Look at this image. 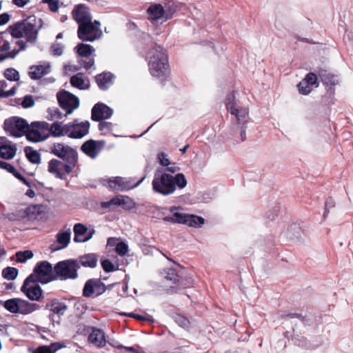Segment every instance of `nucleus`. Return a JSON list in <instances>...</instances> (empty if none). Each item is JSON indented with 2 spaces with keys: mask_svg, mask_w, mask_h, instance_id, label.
I'll list each match as a JSON object with an SVG mask.
<instances>
[{
  "mask_svg": "<svg viewBox=\"0 0 353 353\" xmlns=\"http://www.w3.org/2000/svg\"><path fill=\"white\" fill-rule=\"evenodd\" d=\"M15 44L19 47L18 48H14L10 52L6 53L5 55L0 54V62L4 61L6 59H14L17 54L27 49L26 43L23 40H17L15 41Z\"/></svg>",
  "mask_w": 353,
  "mask_h": 353,
  "instance_id": "33",
  "label": "nucleus"
},
{
  "mask_svg": "<svg viewBox=\"0 0 353 353\" xmlns=\"http://www.w3.org/2000/svg\"><path fill=\"white\" fill-rule=\"evenodd\" d=\"M115 251L119 255L121 256H124L128 252V246L123 241L119 242L116 245Z\"/></svg>",
  "mask_w": 353,
  "mask_h": 353,
  "instance_id": "53",
  "label": "nucleus"
},
{
  "mask_svg": "<svg viewBox=\"0 0 353 353\" xmlns=\"http://www.w3.org/2000/svg\"><path fill=\"white\" fill-rule=\"evenodd\" d=\"M148 67L151 75L159 79L161 82L166 80L170 74L168 55L161 46L155 44L148 52Z\"/></svg>",
  "mask_w": 353,
  "mask_h": 353,
  "instance_id": "3",
  "label": "nucleus"
},
{
  "mask_svg": "<svg viewBox=\"0 0 353 353\" xmlns=\"http://www.w3.org/2000/svg\"><path fill=\"white\" fill-rule=\"evenodd\" d=\"M3 129L9 136L21 137L29 129V124L24 119L12 117L4 121Z\"/></svg>",
  "mask_w": 353,
  "mask_h": 353,
  "instance_id": "8",
  "label": "nucleus"
},
{
  "mask_svg": "<svg viewBox=\"0 0 353 353\" xmlns=\"http://www.w3.org/2000/svg\"><path fill=\"white\" fill-rule=\"evenodd\" d=\"M71 232L68 229L67 231L59 232L57 234V243L60 245L57 246L56 243H53L50 246L52 252L65 248L70 242Z\"/></svg>",
  "mask_w": 353,
  "mask_h": 353,
  "instance_id": "24",
  "label": "nucleus"
},
{
  "mask_svg": "<svg viewBox=\"0 0 353 353\" xmlns=\"http://www.w3.org/2000/svg\"><path fill=\"white\" fill-rule=\"evenodd\" d=\"M43 307L50 312L48 316L53 324H59L61 316L64 315L68 310V305L57 299H46Z\"/></svg>",
  "mask_w": 353,
  "mask_h": 353,
  "instance_id": "10",
  "label": "nucleus"
},
{
  "mask_svg": "<svg viewBox=\"0 0 353 353\" xmlns=\"http://www.w3.org/2000/svg\"><path fill=\"white\" fill-rule=\"evenodd\" d=\"M113 114V110L103 103H96L91 110V119L94 121H101L110 119Z\"/></svg>",
  "mask_w": 353,
  "mask_h": 353,
  "instance_id": "18",
  "label": "nucleus"
},
{
  "mask_svg": "<svg viewBox=\"0 0 353 353\" xmlns=\"http://www.w3.org/2000/svg\"><path fill=\"white\" fill-rule=\"evenodd\" d=\"M94 57L95 54H93L85 57H79L77 58V62L84 69L89 70L94 65Z\"/></svg>",
  "mask_w": 353,
  "mask_h": 353,
  "instance_id": "42",
  "label": "nucleus"
},
{
  "mask_svg": "<svg viewBox=\"0 0 353 353\" xmlns=\"http://www.w3.org/2000/svg\"><path fill=\"white\" fill-rule=\"evenodd\" d=\"M318 75L323 85L327 88V93L330 95H333L334 92V86L339 83L337 77L324 70H320Z\"/></svg>",
  "mask_w": 353,
  "mask_h": 353,
  "instance_id": "22",
  "label": "nucleus"
},
{
  "mask_svg": "<svg viewBox=\"0 0 353 353\" xmlns=\"http://www.w3.org/2000/svg\"><path fill=\"white\" fill-rule=\"evenodd\" d=\"M172 180L174 185V191L176 190V187L179 189H183L187 185L186 178L182 173H178L175 176H172Z\"/></svg>",
  "mask_w": 353,
  "mask_h": 353,
  "instance_id": "43",
  "label": "nucleus"
},
{
  "mask_svg": "<svg viewBox=\"0 0 353 353\" xmlns=\"http://www.w3.org/2000/svg\"><path fill=\"white\" fill-rule=\"evenodd\" d=\"M37 283H39L37 279V275L33 272L32 274H30L23 281L22 285L23 288L25 289L26 286L31 285V283H32V285H38Z\"/></svg>",
  "mask_w": 353,
  "mask_h": 353,
  "instance_id": "56",
  "label": "nucleus"
},
{
  "mask_svg": "<svg viewBox=\"0 0 353 353\" xmlns=\"http://www.w3.org/2000/svg\"><path fill=\"white\" fill-rule=\"evenodd\" d=\"M40 306L37 303H32L26 300L19 299L18 314L26 315L39 310Z\"/></svg>",
  "mask_w": 353,
  "mask_h": 353,
  "instance_id": "32",
  "label": "nucleus"
},
{
  "mask_svg": "<svg viewBox=\"0 0 353 353\" xmlns=\"http://www.w3.org/2000/svg\"><path fill=\"white\" fill-rule=\"evenodd\" d=\"M17 258V262L18 263H25L27 260L30 259L33 257L34 254L32 251L28 250L25 251H19L15 254Z\"/></svg>",
  "mask_w": 353,
  "mask_h": 353,
  "instance_id": "45",
  "label": "nucleus"
},
{
  "mask_svg": "<svg viewBox=\"0 0 353 353\" xmlns=\"http://www.w3.org/2000/svg\"><path fill=\"white\" fill-rule=\"evenodd\" d=\"M115 283L106 286L100 279H90L83 288L82 294L85 298L99 296L103 294L107 289H112Z\"/></svg>",
  "mask_w": 353,
  "mask_h": 353,
  "instance_id": "12",
  "label": "nucleus"
},
{
  "mask_svg": "<svg viewBox=\"0 0 353 353\" xmlns=\"http://www.w3.org/2000/svg\"><path fill=\"white\" fill-rule=\"evenodd\" d=\"M74 50L77 54V58L88 57L94 52V48L92 46L84 43H79Z\"/></svg>",
  "mask_w": 353,
  "mask_h": 353,
  "instance_id": "37",
  "label": "nucleus"
},
{
  "mask_svg": "<svg viewBox=\"0 0 353 353\" xmlns=\"http://www.w3.org/2000/svg\"><path fill=\"white\" fill-rule=\"evenodd\" d=\"M80 265L77 259H66L57 263L54 265V277L52 279L65 281L78 278Z\"/></svg>",
  "mask_w": 353,
  "mask_h": 353,
  "instance_id": "5",
  "label": "nucleus"
},
{
  "mask_svg": "<svg viewBox=\"0 0 353 353\" xmlns=\"http://www.w3.org/2000/svg\"><path fill=\"white\" fill-rule=\"evenodd\" d=\"M162 276L164 280L168 283V285H169L171 288H175L176 290L181 289L180 287V279L179 274L176 273V271L174 268H168L164 270L162 272ZM182 288H184L182 286Z\"/></svg>",
  "mask_w": 353,
  "mask_h": 353,
  "instance_id": "23",
  "label": "nucleus"
},
{
  "mask_svg": "<svg viewBox=\"0 0 353 353\" xmlns=\"http://www.w3.org/2000/svg\"><path fill=\"white\" fill-rule=\"evenodd\" d=\"M57 99L60 108L65 112V117L72 114L80 104L79 99L77 96L65 90L57 93Z\"/></svg>",
  "mask_w": 353,
  "mask_h": 353,
  "instance_id": "9",
  "label": "nucleus"
},
{
  "mask_svg": "<svg viewBox=\"0 0 353 353\" xmlns=\"http://www.w3.org/2000/svg\"><path fill=\"white\" fill-rule=\"evenodd\" d=\"M32 126L35 127L39 130V132H42L44 131L50 132V125L46 121H34L31 123Z\"/></svg>",
  "mask_w": 353,
  "mask_h": 353,
  "instance_id": "55",
  "label": "nucleus"
},
{
  "mask_svg": "<svg viewBox=\"0 0 353 353\" xmlns=\"http://www.w3.org/2000/svg\"><path fill=\"white\" fill-rule=\"evenodd\" d=\"M144 179L145 176L134 182L132 177L116 176L109 179L108 185L112 190L128 191L139 186Z\"/></svg>",
  "mask_w": 353,
  "mask_h": 353,
  "instance_id": "13",
  "label": "nucleus"
},
{
  "mask_svg": "<svg viewBox=\"0 0 353 353\" xmlns=\"http://www.w3.org/2000/svg\"><path fill=\"white\" fill-rule=\"evenodd\" d=\"M16 39H12V36L9 31V26L6 29V31L0 32V52H10L12 49H11V44H15Z\"/></svg>",
  "mask_w": 353,
  "mask_h": 353,
  "instance_id": "26",
  "label": "nucleus"
},
{
  "mask_svg": "<svg viewBox=\"0 0 353 353\" xmlns=\"http://www.w3.org/2000/svg\"><path fill=\"white\" fill-rule=\"evenodd\" d=\"M294 341L295 345H296L299 347L310 348V343L308 342L307 339L305 338L304 336H300L298 338H295Z\"/></svg>",
  "mask_w": 353,
  "mask_h": 353,
  "instance_id": "62",
  "label": "nucleus"
},
{
  "mask_svg": "<svg viewBox=\"0 0 353 353\" xmlns=\"http://www.w3.org/2000/svg\"><path fill=\"white\" fill-rule=\"evenodd\" d=\"M105 142L103 141H94L90 139L84 142L81 147V151L85 154L90 158L94 159L97 158L103 147L104 146Z\"/></svg>",
  "mask_w": 353,
  "mask_h": 353,
  "instance_id": "20",
  "label": "nucleus"
},
{
  "mask_svg": "<svg viewBox=\"0 0 353 353\" xmlns=\"http://www.w3.org/2000/svg\"><path fill=\"white\" fill-rule=\"evenodd\" d=\"M101 266L105 272H111L116 269L114 264L109 259H104L101 261Z\"/></svg>",
  "mask_w": 353,
  "mask_h": 353,
  "instance_id": "59",
  "label": "nucleus"
},
{
  "mask_svg": "<svg viewBox=\"0 0 353 353\" xmlns=\"http://www.w3.org/2000/svg\"><path fill=\"white\" fill-rule=\"evenodd\" d=\"M90 124L88 121L79 122L77 119L66 124L67 137L70 139H82L89 133Z\"/></svg>",
  "mask_w": 353,
  "mask_h": 353,
  "instance_id": "14",
  "label": "nucleus"
},
{
  "mask_svg": "<svg viewBox=\"0 0 353 353\" xmlns=\"http://www.w3.org/2000/svg\"><path fill=\"white\" fill-rule=\"evenodd\" d=\"M335 206V201L332 197H328L325 201V211L323 214V218L325 219L329 212V210Z\"/></svg>",
  "mask_w": 353,
  "mask_h": 353,
  "instance_id": "61",
  "label": "nucleus"
},
{
  "mask_svg": "<svg viewBox=\"0 0 353 353\" xmlns=\"http://www.w3.org/2000/svg\"><path fill=\"white\" fill-rule=\"evenodd\" d=\"M64 46L62 43H57L51 46L50 50L54 56H61L63 54Z\"/></svg>",
  "mask_w": 353,
  "mask_h": 353,
  "instance_id": "57",
  "label": "nucleus"
},
{
  "mask_svg": "<svg viewBox=\"0 0 353 353\" xmlns=\"http://www.w3.org/2000/svg\"><path fill=\"white\" fill-rule=\"evenodd\" d=\"M24 152L27 159L32 163L39 164L41 162L40 154L37 150H33L31 147L27 146L25 148Z\"/></svg>",
  "mask_w": 353,
  "mask_h": 353,
  "instance_id": "40",
  "label": "nucleus"
},
{
  "mask_svg": "<svg viewBox=\"0 0 353 353\" xmlns=\"http://www.w3.org/2000/svg\"><path fill=\"white\" fill-rule=\"evenodd\" d=\"M23 108H29L34 105V100L32 95H26L22 100L21 103Z\"/></svg>",
  "mask_w": 353,
  "mask_h": 353,
  "instance_id": "58",
  "label": "nucleus"
},
{
  "mask_svg": "<svg viewBox=\"0 0 353 353\" xmlns=\"http://www.w3.org/2000/svg\"><path fill=\"white\" fill-rule=\"evenodd\" d=\"M299 91L301 94L307 95L312 91V86L304 79L298 84Z\"/></svg>",
  "mask_w": 353,
  "mask_h": 353,
  "instance_id": "50",
  "label": "nucleus"
},
{
  "mask_svg": "<svg viewBox=\"0 0 353 353\" xmlns=\"http://www.w3.org/2000/svg\"><path fill=\"white\" fill-rule=\"evenodd\" d=\"M72 16L78 25L92 20L90 8L83 3L77 4L74 7Z\"/></svg>",
  "mask_w": 353,
  "mask_h": 353,
  "instance_id": "19",
  "label": "nucleus"
},
{
  "mask_svg": "<svg viewBox=\"0 0 353 353\" xmlns=\"http://www.w3.org/2000/svg\"><path fill=\"white\" fill-rule=\"evenodd\" d=\"M102 34L101 28L94 26L92 20L78 25L77 36L82 41L92 42L100 39Z\"/></svg>",
  "mask_w": 353,
  "mask_h": 353,
  "instance_id": "11",
  "label": "nucleus"
},
{
  "mask_svg": "<svg viewBox=\"0 0 353 353\" xmlns=\"http://www.w3.org/2000/svg\"><path fill=\"white\" fill-rule=\"evenodd\" d=\"M12 174L17 179H19L20 181H21L23 184L27 185L28 187H31V183L20 173L15 168L14 171L12 172Z\"/></svg>",
  "mask_w": 353,
  "mask_h": 353,
  "instance_id": "63",
  "label": "nucleus"
},
{
  "mask_svg": "<svg viewBox=\"0 0 353 353\" xmlns=\"http://www.w3.org/2000/svg\"><path fill=\"white\" fill-rule=\"evenodd\" d=\"M5 77L11 81H17L19 79V72L12 68H7L4 72Z\"/></svg>",
  "mask_w": 353,
  "mask_h": 353,
  "instance_id": "47",
  "label": "nucleus"
},
{
  "mask_svg": "<svg viewBox=\"0 0 353 353\" xmlns=\"http://www.w3.org/2000/svg\"><path fill=\"white\" fill-rule=\"evenodd\" d=\"M50 72V65L47 63L46 65H36L30 67L28 72L29 77L31 79L37 80L42 78L43 76Z\"/></svg>",
  "mask_w": 353,
  "mask_h": 353,
  "instance_id": "27",
  "label": "nucleus"
},
{
  "mask_svg": "<svg viewBox=\"0 0 353 353\" xmlns=\"http://www.w3.org/2000/svg\"><path fill=\"white\" fill-rule=\"evenodd\" d=\"M171 215H167L162 218L165 222L173 224H183L188 227L199 228L205 223V219L200 216L183 212L181 206H171L168 210Z\"/></svg>",
  "mask_w": 353,
  "mask_h": 353,
  "instance_id": "4",
  "label": "nucleus"
},
{
  "mask_svg": "<svg viewBox=\"0 0 353 353\" xmlns=\"http://www.w3.org/2000/svg\"><path fill=\"white\" fill-rule=\"evenodd\" d=\"M65 347L59 343H54L50 345H43L37 347L34 353H55L58 350Z\"/></svg>",
  "mask_w": 353,
  "mask_h": 353,
  "instance_id": "39",
  "label": "nucleus"
},
{
  "mask_svg": "<svg viewBox=\"0 0 353 353\" xmlns=\"http://www.w3.org/2000/svg\"><path fill=\"white\" fill-rule=\"evenodd\" d=\"M19 298H13L3 302L1 305H3L5 309L8 312L17 314L19 312Z\"/></svg>",
  "mask_w": 353,
  "mask_h": 353,
  "instance_id": "41",
  "label": "nucleus"
},
{
  "mask_svg": "<svg viewBox=\"0 0 353 353\" xmlns=\"http://www.w3.org/2000/svg\"><path fill=\"white\" fill-rule=\"evenodd\" d=\"M70 84L79 90H87L90 88V81L82 72H79L70 77Z\"/></svg>",
  "mask_w": 353,
  "mask_h": 353,
  "instance_id": "29",
  "label": "nucleus"
},
{
  "mask_svg": "<svg viewBox=\"0 0 353 353\" xmlns=\"http://www.w3.org/2000/svg\"><path fill=\"white\" fill-rule=\"evenodd\" d=\"M303 79L311 86L314 85L316 88L319 86L317 75L314 72H309Z\"/></svg>",
  "mask_w": 353,
  "mask_h": 353,
  "instance_id": "52",
  "label": "nucleus"
},
{
  "mask_svg": "<svg viewBox=\"0 0 353 353\" xmlns=\"http://www.w3.org/2000/svg\"><path fill=\"white\" fill-rule=\"evenodd\" d=\"M121 315H122V316H129V317H131V318L136 319L139 320V321H152V322L154 321V319L150 316H141V315H139V314H134V313H132V312H131V313L123 312V313H121Z\"/></svg>",
  "mask_w": 353,
  "mask_h": 353,
  "instance_id": "54",
  "label": "nucleus"
},
{
  "mask_svg": "<svg viewBox=\"0 0 353 353\" xmlns=\"http://www.w3.org/2000/svg\"><path fill=\"white\" fill-rule=\"evenodd\" d=\"M17 148L15 143L5 137H0V157L6 160L13 159Z\"/></svg>",
  "mask_w": 353,
  "mask_h": 353,
  "instance_id": "21",
  "label": "nucleus"
},
{
  "mask_svg": "<svg viewBox=\"0 0 353 353\" xmlns=\"http://www.w3.org/2000/svg\"><path fill=\"white\" fill-rule=\"evenodd\" d=\"M33 272L37 275V279L41 284H47L51 281H55L52 279L54 277V266L47 261L38 262L34 268Z\"/></svg>",
  "mask_w": 353,
  "mask_h": 353,
  "instance_id": "15",
  "label": "nucleus"
},
{
  "mask_svg": "<svg viewBox=\"0 0 353 353\" xmlns=\"http://www.w3.org/2000/svg\"><path fill=\"white\" fill-rule=\"evenodd\" d=\"M76 310L79 311L81 314H83L88 309V306L83 299L78 300L74 305Z\"/></svg>",
  "mask_w": 353,
  "mask_h": 353,
  "instance_id": "60",
  "label": "nucleus"
},
{
  "mask_svg": "<svg viewBox=\"0 0 353 353\" xmlns=\"http://www.w3.org/2000/svg\"><path fill=\"white\" fill-rule=\"evenodd\" d=\"M147 14L148 19L151 21H154L163 19L166 14V11L161 4L152 3L147 9Z\"/></svg>",
  "mask_w": 353,
  "mask_h": 353,
  "instance_id": "25",
  "label": "nucleus"
},
{
  "mask_svg": "<svg viewBox=\"0 0 353 353\" xmlns=\"http://www.w3.org/2000/svg\"><path fill=\"white\" fill-rule=\"evenodd\" d=\"M18 275V270L13 267H7L2 270V276L8 281L14 280Z\"/></svg>",
  "mask_w": 353,
  "mask_h": 353,
  "instance_id": "44",
  "label": "nucleus"
},
{
  "mask_svg": "<svg viewBox=\"0 0 353 353\" xmlns=\"http://www.w3.org/2000/svg\"><path fill=\"white\" fill-rule=\"evenodd\" d=\"M50 152L74 168L78 163L77 150L63 143H54L50 148Z\"/></svg>",
  "mask_w": 353,
  "mask_h": 353,
  "instance_id": "7",
  "label": "nucleus"
},
{
  "mask_svg": "<svg viewBox=\"0 0 353 353\" xmlns=\"http://www.w3.org/2000/svg\"><path fill=\"white\" fill-rule=\"evenodd\" d=\"M114 75L110 72H103L95 76V81L101 90H106L112 84Z\"/></svg>",
  "mask_w": 353,
  "mask_h": 353,
  "instance_id": "30",
  "label": "nucleus"
},
{
  "mask_svg": "<svg viewBox=\"0 0 353 353\" xmlns=\"http://www.w3.org/2000/svg\"><path fill=\"white\" fill-rule=\"evenodd\" d=\"M158 159L159 163L163 166H168L170 165V162L168 159L166 158V154L163 152H161L158 154Z\"/></svg>",
  "mask_w": 353,
  "mask_h": 353,
  "instance_id": "64",
  "label": "nucleus"
},
{
  "mask_svg": "<svg viewBox=\"0 0 353 353\" xmlns=\"http://www.w3.org/2000/svg\"><path fill=\"white\" fill-rule=\"evenodd\" d=\"M21 291L31 301H39L42 297L43 290L39 285H28L25 289L23 285Z\"/></svg>",
  "mask_w": 353,
  "mask_h": 353,
  "instance_id": "28",
  "label": "nucleus"
},
{
  "mask_svg": "<svg viewBox=\"0 0 353 353\" xmlns=\"http://www.w3.org/2000/svg\"><path fill=\"white\" fill-rule=\"evenodd\" d=\"M225 106L234 118L232 119L231 133L236 142L246 139L247 125L249 121V111L246 107L237 104L234 93L228 94L225 99Z\"/></svg>",
  "mask_w": 353,
  "mask_h": 353,
  "instance_id": "1",
  "label": "nucleus"
},
{
  "mask_svg": "<svg viewBox=\"0 0 353 353\" xmlns=\"http://www.w3.org/2000/svg\"><path fill=\"white\" fill-rule=\"evenodd\" d=\"M88 339L92 344L99 347H104L106 343L105 333L100 329L93 330Z\"/></svg>",
  "mask_w": 353,
  "mask_h": 353,
  "instance_id": "31",
  "label": "nucleus"
},
{
  "mask_svg": "<svg viewBox=\"0 0 353 353\" xmlns=\"http://www.w3.org/2000/svg\"><path fill=\"white\" fill-rule=\"evenodd\" d=\"M24 135L28 141L35 143L42 141L48 137V136H43L41 132L32 124L29 125V129L27 130Z\"/></svg>",
  "mask_w": 353,
  "mask_h": 353,
  "instance_id": "34",
  "label": "nucleus"
},
{
  "mask_svg": "<svg viewBox=\"0 0 353 353\" xmlns=\"http://www.w3.org/2000/svg\"><path fill=\"white\" fill-rule=\"evenodd\" d=\"M49 120L61 119L64 116L57 108H49L48 109Z\"/></svg>",
  "mask_w": 353,
  "mask_h": 353,
  "instance_id": "48",
  "label": "nucleus"
},
{
  "mask_svg": "<svg viewBox=\"0 0 353 353\" xmlns=\"http://www.w3.org/2000/svg\"><path fill=\"white\" fill-rule=\"evenodd\" d=\"M39 21L40 25L37 26L35 16H30L24 20L10 25L9 31L12 39L22 40L21 38H25L27 46L28 43L34 45L38 39L39 30L41 28V19H39Z\"/></svg>",
  "mask_w": 353,
  "mask_h": 353,
  "instance_id": "2",
  "label": "nucleus"
},
{
  "mask_svg": "<svg viewBox=\"0 0 353 353\" xmlns=\"http://www.w3.org/2000/svg\"><path fill=\"white\" fill-rule=\"evenodd\" d=\"M164 8L166 11V14L165 15L166 19H170L173 13L178 9V6L172 1H168V6L165 3Z\"/></svg>",
  "mask_w": 353,
  "mask_h": 353,
  "instance_id": "49",
  "label": "nucleus"
},
{
  "mask_svg": "<svg viewBox=\"0 0 353 353\" xmlns=\"http://www.w3.org/2000/svg\"><path fill=\"white\" fill-rule=\"evenodd\" d=\"M50 132L54 137L67 136L66 124L63 125L61 122H54L50 125Z\"/></svg>",
  "mask_w": 353,
  "mask_h": 353,
  "instance_id": "36",
  "label": "nucleus"
},
{
  "mask_svg": "<svg viewBox=\"0 0 353 353\" xmlns=\"http://www.w3.org/2000/svg\"><path fill=\"white\" fill-rule=\"evenodd\" d=\"M172 175L162 169H158L152 182V190L155 193L163 196H168L174 192Z\"/></svg>",
  "mask_w": 353,
  "mask_h": 353,
  "instance_id": "6",
  "label": "nucleus"
},
{
  "mask_svg": "<svg viewBox=\"0 0 353 353\" xmlns=\"http://www.w3.org/2000/svg\"><path fill=\"white\" fill-rule=\"evenodd\" d=\"M74 241L76 243H83V238L88 232V228L82 223H76L74 225Z\"/></svg>",
  "mask_w": 353,
  "mask_h": 353,
  "instance_id": "38",
  "label": "nucleus"
},
{
  "mask_svg": "<svg viewBox=\"0 0 353 353\" xmlns=\"http://www.w3.org/2000/svg\"><path fill=\"white\" fill-rule=\"evenodd\" d=\"M134 205L135 203L132 199L123 195H117L108 201L101 203V207L105 209H110L112 206H121L125 210H131Z\"/></svg>",
  "mask_w": 353,
  "mask_h": 353,
  "instance_id": "17",
  "label": "nucleus"
},
{
  "mask_svg": "<svg viewBox=\"0 0 353 353\" xmlns=\"http://www.w3.org/2000/svg\"><path fill=\"white\" fill-rule=\"evenodd\" d=\"M172 319L176 323L183 328H188L190 325L188 319L181 314H174L172 316Z\"/></svg>",
  "mask_w": 353,
  "mask_h": 353,
  "instance_id": "46",
  "label": "nucleus"
},
{
  "mask_svg": "<svg viewBox=\"0 0 353 353\" xmlns=\"http://www.w3.org/2000/svg\"><path fill=\"white\" fill-rule=\"evenodd\" d=\"M99 122V123L98 128L99 131L106 134L110 132L112 130L114 126L112 123L105 121H101Z\"/></svg>",
  "mask_w": 353,
  "mask_h": 353,
  "instance_id": "51",
  "label": "nucleus"
},
{
  "mask_svg": "<svg viewBox=\"0 0 353 353\" xmlns=\"http://www.w3.org/2000/svg\"><path fill=\"white\" fill-rule=\"evenodd\" d=\"M74 168L63 161L52 159L48 162V171L55 177L65 179L67 174L72 172Z\"/></svg>",
  "mask_w": 353,
  "mask_h": 353,
  "instance_id": "16",
  "label": "nucleus"
},
{
  "mask_svg": "<svg viewBox=\"0 0 353 353\" xmlns=\"http://www.w3.org/2000/svg\"><path fill=\"white\" fill-rule=\"evenodd\" d=\"M98 256L96 254L90 253L84 254L79 256V264L83 267H88L90 268H95L97 264Z\"/></svg>",
  "mask_w": 353,
  "mask_h": 353,
  "instance_id": "35",
  "label": "nucleus"
}]
</instances>
